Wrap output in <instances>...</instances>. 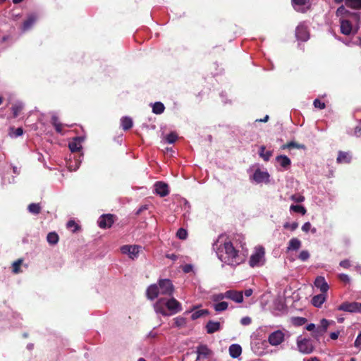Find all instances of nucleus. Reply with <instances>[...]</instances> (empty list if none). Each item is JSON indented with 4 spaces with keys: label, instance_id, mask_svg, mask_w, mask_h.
Returning <instances> with one entry per match:
<instances>
[{
    "label": "nucleus",
    "instance_id": "2eb2a0df",
    "mask_svg": "<svg viewBox=\"0 0 361 361\" xmlns=\"http://www.w3.org/2000/svg\"><path fill=\"white\" fill-rule=\"evenodd\" d=\"M329 325V322L326 319H322L320 322V326H318L314 331L313 336L317 340H319V338L326 331Z\"/></svg>",
    "mask_w": 361,
    "mask_h": 361
},
{
    "label": "nucleus",
    "instance_id": "aec40b11",
    "mask_svg": "<svg viewBox=\"0 0 361 361\" xmlns=\"http://www.w3.org/2000/svg\"><path fill=\"white\" fill-rule=\"evenodd\" d=\"M221 329V324L219 322L210 320L206 325L207 332L209 334H214Z\"/></svg>",
    "mask_w": 361,
    "mask_h": 361
},
{
    "label": "nucleus",
    "instance_id": "79ce46f5",
    "mask_svg": "<svg viewBox=\"0 0 361 361\" xmlns=\"http://www.w3.org/2000/svg\"><path fill=\"white\" fill-rule=\"evenodd\" d=\"M292 323L295 326H302L307 322V319L305 317H296L291 319Z\"/></svg>",
    "mask_w": 361,
    "mask_h": 361
},
{
    "label": "nucleus",
    "instance_id": "0e129e2a",
    "mask_svg": "<svg viewBox=\"0 0 361 361\" xmlns=\"http://www.w3.org/2000/svg\"><path fill=\"white\" fill-rule=\"evenodd\" d=\"M57 133H62V127L63 125L61 123H59L57 125L54 126Z\"/></svg>",
    "mask_w": 361,
    "mask_h": 361
},
{
    "label": "nucleus",
    "instance_id": "ddd939ff",
    "mask_svg": "<svg viewBox=\"0 0 361 361\" xmlns=\"http://www.w3.org/2000/svg\"><path fill=\"white\" fill-rule=\"evenodd\" d=\"M114 223V216L111 214H104L98 220V225L102 228H106L111 226Z\"/></svg>",
    "mask_w": 361,
    "mask_h": 361
},
{
    "label": "nucleus",
    "instance_id": "37998d69",
    "mask_svg": "<svg viewBox=\"0 0 361 361\" xmlns=\"http://www.w3.org/2000/svg\"><path fill=\"white\" fill-rule=\"evenodd\" d=\"M175 325L177 327H183L186 324V319L182 317H178L174 319Z\"/></svg>",
    "mask_w": 361,
    "mask_h": 361
},
{
    "label": "nucleus",
    "instance_id": "b1692460",
    "mask_svg": "<svg viewBox=\"0 0 361 361\" xmlns=\"http://www.w3.org/2000/svg\"><path fill=\"white\" fill-rule=\"evenodd\" d=\"M242 353V348L238 344H232L229 347V354L233 358L238 357Z\"/></svg>",
    "mask_w": 361,
    "mask_h": 361
},
{
    "label": "nucleus",
    "instance_id": "a878e982",
    "mask_svg": "<svg viewBox=\"0 0 361 361\" xmlns=\"http://www.w3.org/2000/svg\"><path fill=\"white\" fill-rule=\"evenodd\" d=\"M133 120L128 116H124L121 118V126L123 130H128L133 127Z\"/></svg>",
    "mask_w": 361,
    "mask_h": 361
},
{
    "label": "nucleus",
    "instance_id": "412c9836",
    "mask_svg": "<svg viewBox=\"0 0 361 361\" xmlns=\"http://www.w3.org/2000/svg\"><path fill=\"white\" fill-rule=\"evenodd\" d=\"M301 245L302 243L299 239L293 238L288 242L287 252L297 251L300 248Z\"/></svg>",
    "mask_w": 361,
    "mask_h": 361
},
{
    "label": "nucleus",
    "instance_id": "bb28decb",
    "mask_svg": "<svg viewBox=\"0 0 361 361\" xmlns=\"http://www.w3.org/2000/svg\"><path fill=\"white\" fill-rule=\"evenodd\" d=\"M351 160V157L349 153L340 151L338 152L336 161L338 163H349Z\"/></svg>",
    "mask_w": 361,
    "mask_h": 361
},
{
    "label": "nucleus",
    "instance_id": "c756f323",
    "mask_svg": "<svg viewBox=\"0 0 361 361\" xmlns=\"http://www.w3.org/2000/svg\"><path fill=\"white\" fill-rule=\"evenodd\" d=\"M228 304L227 302L225 301H221L219 302H217L213 305L214 310L218 312L226 310L228 309Z\"/></svg>",
    "mask_w": 361,
    "mask_h": 361
},
{
    "label": "nucleus",
    "instance_id": "c85d7f7f",
    "mask_svg": "<svg viewBox=\"0 0 361 361\" xmlns=\"http://www.w3.org/2000/svg\"><path fill=\"white\" fill-rule=\"evenodd\" d=\"M259 154L260 157L264 159V161H268L270 159V157L272 156V152L267 151L266 147L264 145H262L259 147Z\"/></svg>",
    "mask_w": 361,
    "mask_h": 361
},
{
    "label": "nucleus",
    "instance_id": "a19ab883",
    "mask_svg": "<svg viewBox=\"0 0 361 361\" xmlns=\"http://www.w3.org/2000/svg\"><path fill=\"white\" fill-rule=\"evenodd\" d=\"M226 291L225 293H220L212 295L211 299L214 302H221L222 300L226 298Z\"/></svg>",
    "mask_w": 361,
    "mask_h": 361
},
{
    "label": "nucleus",
    "instance_id": "f704fd0d",
    "mask_svg": "<svg viewBox=\"0 0 361 361\" xmlns=\"http://www.w3.org/2000/svg\"><path fill=\"white\" fill-rule=\"evenodd\" d=\"M207 314H209V311L207 310H198L192 312L191 315V319L192 320H195L200 317H204Z\"/></svg>",
    "mask_w": 361,
    "mask_h": 361
},
{
    "label": "nucleus",
    "instance_id": "7ed1b4c3",
    "mask_svg": "<svg viewBox=\"0 0 361 361\" xmlns=\"http://www.w3.org/2000/svg\"><path fill=\"white\" fill-rule=\"evenodd\" d=\"M265 263V250L262 246L255 247L253 253L249 259V264L251 267H261Z\"/></svg>",
    "mask_w": 361,
    "mask_h": 361
},
{
    "label": "nucleus",
    "instance_id": "dca6fc26",
    "mask_svg": "<svg viewBox=\"0 0 361 361\" xmlns=\"http://www.w3.org/2000/svg\"><path fill=\"white\" fill-rule=\"evenodd\" d=\"M154 190L160 197H165L169 193L168 185L160 181L154 184Z\"/></svg>",
    "mask_w": 361,
    "mask_h": 361
},
{
    "label": "nucleus",
    "instance_id": "39448f33",
    "mask_svg": "<svg viewBox=\"0 0 361 361\" xmlns=\"http://www.w3.org/2000/svg\"><path fill=\"white\" fill-rule=\"evenodd\" d=\"M159 288L160 294L169 296L172 295L174 290L171 281L166 279L159 281Z\"/></svg>",
    "mask_w": 361,
    "mask_h": 361
},
{
    "label": "nucleus",
    "instance_id": "ea45409f",
    "mask_svg": "<svg viewBox=\"0 0 361 361\" xmlns=\"http://www.w3.org/2000/svg\"><path fill=\"white\" fill-rule=\"evenodd\" d=\"M290 212H298V213H300L302 214V215H305L306 214V209L302 206V205H294V204H292L290 207Z\"/></svg>",
    "mask_w": 361,
    "mask_h": 361
},
{
    "label": "nucleus",
    "instance_id": "1a4fd4ad",
    "mask_svg": "<svg viewBox=\"0 0 361 361\" xmlns=\"http://www.w3.org/2000/svg\"><path fill=\"white\" fill-rule=\"evenodd\" d=\"M283 341L284 334L280 330L272 332L268 337L269 344L273 346L280 345Z\"/></svg>",
    "mask_w": 361,
    "mask_h": 361
},
{
    "label": "nucleus",
    "instance_id": "e433bc0d",
    "mask_svg": "<svg viewBox=\"0 0 361 361\" xmlns=\"http://www.w3.org/2000/svg\"><path fill=\"white\" fill-rule=\"evenodd\" d=\"M48 243L51 245H56L59 241V235L55 232L49 233L47 236Z\"/></svg>",
    "mask_w": 361,
    "mask_h": 361
},
{
    "label": "nucleus",
    "instance_id": "6e6d98bb",
    "mask_svg": "<svg viewBox=\"0 0 361 361\" xmlns=\"http://www.w3.org/2000/svg\"><path fill=\"white\" fill-rule=\"evenodd\" d=\"M252 322V319L250 317H244L240 319V324L243 326L250 325Z\"/></svg>",
    "mask_w": 361,
    "mask_h": 361
},
{
    "label": "nucleus",
    "instance_id": "3c124183",
    "mask_svg": "<svg viewBox=\"0 0 361 361\" xmlns=\"http://www.w3.org/2000/svg\"><path fill=\"white\" fill-rule=\"evenodd\" d=\"M290 199L295 202L300 203L305 200V197L299 194H295L291 195Z\"/></svg>",
    "mask_w": 361,
    "mask_h": 361
},
{
    "label": "nucleus",
    "instance_id": "c9c22d12",
    "mask_svg": "<svg viewBox=\"0 0 361 361\" xmlns=\"http://www.w3.org/2000/svg\"><path fill=\"white\" fill-rule=\"evenodd\" d=\"M23 133V130L22 128H14L13 127H11L9 128L8 135L11 137H17L21 136Z\"/></svg>",
    "mask_w": 361,
    "mask_h": 361
},
{
    "label": "nucleus",
    "instance_id": "7c9ffc66",
    "mask_svg": "<svg viewBox=\"0 0 361 361\" xmlns=\"http://www.w3.org/2000/svg\"><path fill=\"white\" fill-rule=\"evenodd\" d=\"M27 209L32 214H38L40 213L42 207L39 203H31L28 205Z\"/></svg>",
    "mask_w": 361,
    "mask_h": 361
},
{
    "label": "nucleus",
    "instance_id": "69168bd1",
    "mask_svg": "<svg viewBox=\"0 0 361 361\" xmlns=\"http://www.w3.org/2000/svg\"><path fill=\"white\" fill-rule=\"evenodd\" d=\"M166 257L173 261H176L178 259V256L175 254H167Z\"/></svg>",
    "mask_w": 361,
    "mask_h": 361
},
{
    "label": "nucleus",
    "instance_id": "bf43d9fd",
    "mask_svg": "<svg viewBox=\"0 0 361 361\" xmlns=\"http://www.w3.org/2000/svg\"><path fill=\"white\" fill-rule=\"evenodd\" d=\"M345 12H347L345 8L343 6H340L337 11H336V15L338 16H341L343 15Z\"/></svg>",
    "mask_w": 361,
    "mask_h": 361
},
{
    "label": "nucleus",
    "instance_id": "338daca9",
    "mask_svg": "<svg viewBox=\"0 0 361 361\" xmlns=\"http://www.w3.org/2000/svg\"><path fill=\"white\" fill-rule=\"evenodd\" d=\"M306 329L307 331H315L316 329H315V325L312 323L311 324H309L307 326H306Z\"/></svg>",
    "mask_w": 361,
    "mask_h": 361
},
{
    "label": "nucleus",
    "instance_id": "2f4dec72",
    "mask_svg": "<svg viewBox=\"0 0 361 361\" xmlns=\"http://www.w3.org/2000/svg\"><path fill=\"white\" fill-rule=\"evenodd\" d=\"M197 353L198 358H204L209 354V350L205 345H200L197 348Z\"/></svg>",
    "mask_w": 361,
    "mask_h": 361
},
{
    "label": "nucleus",
    "instance_id": "f03ea898",
    "mask_svg": "<svg viewBox=\"0 0 361 361\" xmlns=\"http://www.w3.org/2000/svg\"><path fill=\"white\" fill-rule=\"evenodd\" d=\"M351 20H341V32L345 35H355L359 30L360 15L353 13L350 16Z\"/></svg>",
    "mask_w": 361,
    "mask_h": 361
},
{
    "label": "nucleus",
    "instance_id": "9b49d317",
    "mask_svg": "<svg viewBox=\"0 0 361 361\" xmlns=\"http://www.w3.org/2000/svg\"><path fill=\"white\" fill-rule=\"evenodd\" d=\"M269 178V174L267 171H262L257 169L252 176V179L257 183L263 182H268Z\"/></svg>",
    "mask_w": 361,
    "mask_h": 361
},
{
    "label": "nucleus",
    "instance_id": "8fccbe9b",
    "mask_svg": "<svg viewBox=\"0 0 361 361\" xmlns=\"http://www.w3.org/2000/svg\"><path fill=\"white\" fill-rule=\"evenodd\" d=\"M177 140V135L174 133H171L166 137V140L168 143L172 144Z\"/></svg>",
    "mask_w": 361,
    "mask_h": 361
},
{
    "label": "nucleus",
    "instance_id": "13d9d810",
    "mask_svg": "<svg viewBox=\"0 0 361 361\" xmlns=\"http://www.w3.org/2000/svg\"><path fill=\"white\" fill-rule=\"evenodd\" d=\"M193 267L191 264H185L183 267L182 270L184 273H189L192 271Z\"/></svg>",
    "mask_w": 361,
    "mask_h": 361
},
{
    "label": "nucleus",
    "instance_id": "9d476101",
    "mask_svg": "<svg viewBox=\"0 0 361 361\" xmlns=\"http://www.w3.org/2000/svg\"><path fill=\"white\" fill-rule=\"evenodd\" d=\"M295 36L298 40L306 42L308 40L310 35L307 31V27L303 24H300L295 30Z\"/></svg>",
    "mask_w": 361,
    "mask_h": 361
},
{
    "label": "nucleus",
    "instance_id": "5701e85b",
    "mask_svg": "<svg viewBox=\"0 0 361 361\" xmlns=\"http://www.w3.org/2000/svg\"><path fill=\"white\" fill-rule=\"evenodd\" d=\"M276 160L279 165L285 170L288 169L291 164L290 159L286 155L277 156Z\"/></svg>",
    "mask_w": 361,
    "mask_h": 361
},
{
    "label": "nucleus",
    "instance_id": "4d7b16f0",
    "mask_svg": "<svg viewBox=\"0 0 361 361\" xmlns=\"http://www.w3.org/2000/svg\"><path fill=\"white\" fill-rule=\"evenodd\" d=\"M354 345H355V347H356L359 350L361 349V330H360V332L359 333L358 336H357V338L355 339V341L354 343Z\"/></svg>",
    "mask_w": 361,
    "mask_h": 361
},
{
    "label": "nucleus",
    "instance_id": "a18cd8bd",
    "mask_svg": "<svg viewBox=\"0 0 361 361\" xmlns=\"http://www.w3.org/2000/svg\"><path fill=\"white\" fill-rule=\"evenodd\" d=\"M176 235L179 239L185 240L188 236L187 231L183 228H180L178 230Z\"/></svg>",
    "mask_w": 361,
    "mask_h": 361
},
{
    "label": "nucleus",
    "instance_id": "72a5a7b5",
    "mask_svg": "<svg viewBox=\"0 0 361 361\" xmlns=\"http://www.w3.org/2000/svg\"><path fill=\"white\" fill-rule=\"evenodd\" d=\"M24 105L22 102H18L15 103L12 106V112L13 117H17L19 113L23 110Z\"/></svg>",
    "mask_w": 361,
    "mask_h": 361
},
{
    "label": "nucleus",
    "instance_id": "f3484780",
    "mask_svg": "<svg viewBox=\"0 0 361 361\" xmlns=\"http://www.w3.org/2000/svg\"><path fill=\"white\" fill-rule=\"evenodd\" d=\"M294 8L300 12H305L308 8L310 0H292Z\"/></svg>",
    "mask_w": 361,
    "mask_h": 361
},
{
    "label": "nucleus",
    "instance_id": "de8ad7c7",
    "mask_svg": "<svg viewBox=\"0 0 361 361\" xmlns=\"http://www.w3.org/2000/svg\"><path fill=\"white\" fill-rule=\"evenodd\" d=\"M66 226L68 229L71 230L72 232H75L78 228V225L73 220L68 221Z\"/></svg>",
    "mask_w": 361,
    "mask_h": 361
},
{
    "label": "nucleus",
    "instance_id": "20e7f679",
    "mask_svg": "<svg viewBox=\"0 0 361 361\" xmlns=\"http://www.w3.org/2000/svg\"><path fill=\"white\" fill-rule=\"evenodd\" d=\"M141 250L142 247L137 245H125L121 247V252L124 255H128V257L132 259L137 258L138 255Z\"/></svg>",
    "mask_w": 361,
    "mask_h": 361
},
{
    "label": "nucleus",
    "instance_id": "4be33fe9",
    "mask_svg": "<svg viewBox=\"0 0 361 361\" xmlns=\"http://www.w3.org/2000/svg\"><path fill=\"white\" fill-rule=\"evenodd\" d=\"M160 294L159 286L151 285L147 290V295L149 299L154 300Z\"/></svg>",
    "mask_w": 361,
    "mask_h": 361
},
{
    "label": "nucleus",
    "instance_id": "052dcab7",
    "mask_svg": "<svg viewBox=\"0 0 361 361\" xmlns=\"http://www.w3.org/2000/svg\"><path fill=\"white\" fill-rule=\"evenodd\" d=\"M339 279H340V280H341L343 282H345V283L350 282V277L347 274H341L339 275Z\"/></svg>",
    "mask_w": 361,
    "mask_h": 361
},
{
    "label": "nucleus",
    "instance_id": "09e8293b",
    "mask_svg": "<svg viewBox=\"0 0 361 361\" xmlns=\"http://www.w3.org/2000/svg\"><path fill=\"white\" fill-rule=\"evenodd\" d=\"M310 253L307 250H302L298 256V258L302 261L305 262L310 258Z\"/></svg>",
    "mask_w": 361,
    "mask_h": 361
},
{
    "label": "nucleus",
    "instance_id": "49530a36",
    "mask_svg": "<svg viewBox=\"0 0 361 361\" xmlns=\"http://www.w3.org/2000/svg\"><path fill=\"white\" fill-rule=\"evenodd\" d=\"M302 230L305 233H307L309 231H311L313 233H316L317 231L315 228H312V225L310 222L305 223L302 226Z\"/></svg>",
    "mask_w": 361,
    "mask_h": 361
},
{
    "label": "nucleus",
    "instance_id": "0eeeda50",
    "mask_svg": "<svg viewBox=\"0 0 361 361\" xmlns=\"http://www.w3.org/2000/svg\"><path fill=\"white\" fill-rule=\"evenodd\" d=\"M166 303L169 316L174 314L181 310L180 303L173 298L166 299Z\"/></svg>",
    "mask_w": 361,
    "mask_h": 361
},
{
    "label": "nucleus",
    "instance_id": "473e14b6",
    "mask_svg": "<svg viewBox=\"0 0 361 361\" xmlns=\"http://www.w3.org/2000/svg\"><path fill=\"white\" fill-rule=\"evenodd\" d=\"M164 109V105L161 102H157L152 105V112L155 114H162Z\"/></svg>",
    "mask_w": 361,
    "mask_h": 361
},
{
    "label": "nucleus",
    "instance_id": "603ef678",
    "mask_svg": "<svg viewBox=\"0 0 361 361\" xmlns=\"http://www.w3.org/2000/svg\"><path fill=\"white\" fill-rule=\"evenodd\" d=\"M283 227L286 229H290V231H295L298 227V224L296 222L293 223H286L283 225Z\"/></svg>",
    "mask_w": 361,
    "mask_h": 361
},
{
    "label": "nucleus",
    "instance_id": "e2e57ef3",
    "mask_svg": "<svg viewBox=\"0 0 361 361\" xmlns=\"http://www.w3.org/2000/svg\"><path fill=\"white\" fill-rule=\"evenodd\" d=\"M339 336V332L338 331H336V332H331L330 334V338L333 340H336L338 338Z\"/></svg>",
    "mask_w": 361,
    "mask_h": 361
},
{
    "label": "nucleus",
    "instance_id": "774afa93",
    "mask_svg": "<svg viewBox=\"0 0 361 361\" xmlns=\"http://www.w3.org/2000/svg\"><path fill=\"white\" fill-rule=\"evenodd\" d=\"M51 122H52V124H53L54 126H55V125H57V124L60 123L59 122V120H58V118H57V116H53L51 117Z\"/></svg>",
    "mask_w": 361,
    "mask_h": 361
},
{
    "label": "nucleus",
    "instance_id": "f257e3e1",
    "mask_svg": "<svg viewBox=\"0 0 361 361\" xmlns=\"http://www.w3.org/2000/svg\"><path fill=\"white\" fill-rule=\"evenodd\" d=\"M214 249H216L218 258L224 264L236 266L243 261V258L239 255V251L225 236L219 238L214 244Z\"/></svg>",
    "mask_w": 361,
    "mask_h": 361
},
{
    "label": "nucleus",
    "instance_id": "cd10ccee",
    "mask_svg": "<svg viewBox=\"0 0 361 361\" xmlns=\"http://www.w3.org/2000/svg\"><path fill=\"white\" fill-rule=\"evenodd\" d=\"M37 20V18L34 15H30L28 16L27 19L23 23V30L26 31L28 30L31 27L34 25Z\"/></svg>",
    "mask_w": 361,
    "mask_h": 361
},
{
    "label": "nucleus",
    "instance_id": "6e6552de",
    "mask_svg": "<svg viewBox=\"0 0 361 361\" xmlns=\"http://www.w3.org/2000/svg\"><path fill=\"white\" fill-rule=\"evenodd\" d=\"M338 310L348 312H361V302H343L338 307Z\"/></svg>",
    "mask_w": 361,
    "mask_h": 361
},
{
    "label": "nucleus",
    "instance_id": "680f3d73",
    "mask_svg": "<svg viewBox=\"0 0 361 361\" xmlns=\"http://www.w3.org/2000/svg\"><path fill=\"white\" fill-rule=\"evenodd\" d=\"M340 266L343 267V268H349L350 266V263L349 262V260L348 259H345V260H343L340 262Z\"/></svg>",
    "mask_w": 361,
    "mask_h": 361
},
{
    "label": "nucleus",
    "instance_id": "6ab92c4d",
    "mask_svg": "<svg viewBox=\"0 0 361 361\" xmlns=\"http://www.w3.org/2000/svg\"><path fill=\"white\" fill-rule=\"evenodd\" d=\"M83 138L82 137H76L68 144V147L72 152L79 151L82 148V142Z\"/></svg>",
    "mask_w": 361,
    "mask_h": 361
},
{
    "label": "nucleus",
    "instance_id": "423d86ee",
    "mask_svg": "<svg viewBox=\"0 0 361 361\" xmlns=\"http://www.w3.org/2000/svg\"><path fill=\"white\" fill-rule=\"evenodd\" d=\"M297 345L299 351L304 354H310L314 349L312 341L307 338H298Z\"/></svg>",
    "mask_w": 361,
    "mask_h": 361
},
{
    "label": "nucleus",
    "instance_id": "58836bf2",
    "mask_svg": "<svg viewBox=\"0 0 361 361\" xmlns=\"http://www.w3.org/2000/svg\"><path fill=\"white\" fill-rule=\"evenodd\" d=\"M74 159H75L74 161H70L68 163V169L71 171H75V170H77L79 168L80 164L81 163V160L80 159H75V158H74Z\"/></svg>",
    "mask_w": 361,
    "mask_h": 361
},
{
    "label": "nucleus",
    "instance_id": "5fc2aeb1",
    "mask_svg": "<svg viewBox=\"0 0 361 361\" xmlns=\"http://www.w3.org/2000/svg\"><path fill=\"white\" fill-rule=\"evenodd\" d=\"M293 147L300 149V148H303L304 146L298 145L294 142H290L288 143L287 145H284L283 148L284 149V148H293Z\"/></svg>",
    "mask_w": 361,
    "mask_h": 361
},
{
    "label": "nucleus",
    "instance_id": "c03bdc74",
    "mask_svg": "<svg viewBox=\"0 0 361 361\" xmlns=\"http://www.w3.org/2000/svg\"><path fill=\"white\" fill-rule=\"evenodd\" d=\"M23 262L22 259H18L17 261L14 262L12 264V269L13 272L15 274L20 273L21 271L20 269V267Z\"/></svg>",
    "mask_w": 361,
    "mask_h": 361
},
{
    "label": "nucleus",
    "instance_id": "f8f14e48",
    "mask_svg": "<svg viewBox=\"0 0 361 361\" xmlns=\"http://www.w3.org/2000/svg\"><path fill=\"white\" fill-rule=\"evenodd\" d=\"M226 299L237 303H241L243 301V293L242 291L228 290L226 291Z\"/></svg>",
    "mask_w": 361,
    "mask_h": 361
},
{
    "label": "nucleus",
    "instance_id": "864d4df0",
    "mask_svg": "<svg viewBox=\"0 0 361 361\" xmlns=\"http://www.w3.org/2000/svg\"><path fill=\"white\" fill-rule=\"evenodd\" d=\"M313 105L315 108L319 109H324L326 107V105L324 102H321L319 99H316L314 100Z\"/></svg>",
    "mask_w": 361,
    "mask_h": 361
},
{
    "label": "nucleus",
    "instance_id": "a211bd4d",
    "mask_svg": "<svg viewBox=\"0 0 361 361\" xmlns=\"http://www.w3.org/2000/svg\"><path fill=\"white\" fill-rule=\"evenodd\" d=\"M314 286L319 288L322 293H326L329 290V285L323 276H317L316 278Z\"/></svg>",
    "mask_w": 361,
    "mask_h": 361
},
{
    "label": "nucleus",
    "instance_id": "4c0bfd02",
    "mask_svg": "<svg viewBox=\"0 0 361 361\" xmlns=\"http://www.w3.org/2000/svg\"><path fill=\"white\" fill-rule=\"evenodd\" d=\"M346 6L355 9L361 8V0H347Z\"/></svg>",
    "mask_w": 361,
    "mask_h": 361
},
{
    "label": "nucleus",
    "instance_id": "393cba45",
    "mask_svg": "<svg viewBox=\"0 0 361 361\" xmlns=\"http://www.w3.org/2000/svg\"><path fill=\"white\" fill-rule=\"evenodd\" d=\"M326 300L325 293L314 295L312 299V303L314 307H320Z\"/></svg>",
    "mask_w": 361,
    "mask_h": 361
},
{
    "label": "nucleus",
    "instance_id": "4468645a",
    "mask_svg": "<svg viewBox=\"0 0 361 361\" xmlns=\"http://www.w3.org/2000/svg\"><path fill=\"white\" fill-rule=\"evenodd\" d=\"M166 304V299L161 298L158 300L154 305L155 312L157 314H162L163 316H169V312L166 310L167 308Z\"/></svg>",
    "mask_w": 361,
    "mask_h": 361
}]
</instances>
